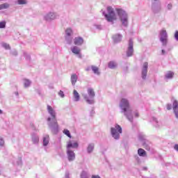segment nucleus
Here are the masks:
<instances>
[{"label":"nucleus","instance_id":"obj_1","mask_svg":"<svg viewBox=\"0 0 178 178\" xmlns=\"http://www.w3.org/2000/svg\"><path fill=\"white\" fill-rule=\"evenodd\" d=\"M108 14H105V18L106 19L107 22H113V20H116V15L113 11V8L112 7L108 6L107 7Z\"/></svg>","mask_w":178,"mask_h":178},{"label":"nucleus","instance_id":"obj_2","mask_svg":"<svg viewBox=\"0 0 178 178\" xmlns=\"http://www.w3.org/2000/svg\"><path fill=\"white\" fill-rule=\"evenodd\" d=\"M118 16L124 26H127V14L126 12L120 8L116 9Z\"/></svg>","mask_w":178,"mask_h":178},{"label":"nucleus","instance_id":"obj_3","mask_svg":"<svg viewBox=\"0 0 178 178\" xmlns=\"http://www.w3.org/2000/svg\"><path fill=\"white\" fill-rule=\"evenodd\" d=\"M47 111L54 120L53 124H54V129H58V121L56 120V113L55 112L52 106L49 105H47Z\"/></svg>","mask_w":178,"mask_h":178},{"label":"nucleus","instance_id":"obj_4","mask_svg":"<svg viewBox=\"0 0 178 178\" xmlns=\"http://www.w3.org/2000/svg\"><path fill=\"white\" fill-rule=\"evenodd\" d=\"M111 134L115 140H118L122 134V127L117 124L115 128H111Z\"/></svg>","mask_w":178,"mask_h":178},{"label":"nucleus","instance_id":"obj_5","mask_svg":"<svg viewBox=\"0 0 178 178\" xmlns=\"http://www.w3.org/2000/svg\"><path fill=\"white\" fill-rule=\"evenodd\" d=\"M160 41L162 42L163 45L168 44V33L165 29H162L160 31Z\"/></svg>","mask_w":178,"mask_h":178},{"label":"nucleus","instance_id":"obj_6","mask_svg":"<svg viewBox=\"0 0 178 178\" xmlns=\"http://www.w3.org/2000/svg\"><path fill=\"white\" fill-rule=\"evenodd\" d=\"M120 106L122 108L124 112H127V109L130 108V104H129V101L127 99H122Z\"/></svg>","mask_w":178,"mask_h":178},{"label":"nucleus","instance_id":"obj_7","mask_svg":"<svg viewBox=\"0 0 178 178\" xmlns=\"http://www.w3.org/2000/svg\"><path fill=\"white\" fill-rule=\"evenodd\" d=\"M148 72V63L145 62L143 63L142 70V79H147V73Z\"/></svg>","mask_w":178,"mask_h":178},{"label":"nucleus","instance_id":"obj_8","mask_svg":"<svg viewBox=\"0 0 178 178\" xmlns=\"http://www.w3.org/2000/svg\"><path fill=\"white\" fill-rule=\"evenodd\" d=\"M133 52H134V49H133V40H129V47L127 51V56H133Z\"/></svg>","mask_w":178,"mask_h":178},{"label":"nucleus","instance_id":"obj_9","mask_svg":"<svg viewBox=\"0 0 178 178\" xmlns=\"http://www.w3.org/2000/svg\"><path fill=\"white\" fill-rule=\"evenodd\" d=\"M67 149H70V148H79V143L77 142H72V140H69L67 143Z\"/></svg>","mask_w":178,"mask_h":178},{"label":"nucleus","instance_id":"obj_10","mask_svg":"<svg viewBox=\"0 0 178 178\" xmlns=\"http://www.w3.org/2000/svg\"><path fill=\"white\" fill-rule=\"evenodd\" d=\"M67 154L68 160L70 161V162H72V161H74V159H76V154H74V152L70 149H68L67 151Z\"/></svg>","mask_w":178,"mask_h":178},{"label":"nucleus","instance_id":"obj_11","mask_svg":"<svg viewBox=\"0 0 178 178\" xmlns=\"http://www.w3.org/2000/svg\"><path fill=\"white\" fill-rule=\"evenodd\" d=\"M177 108H178L177 100H175L172 104V109L174 111V113H175L176 118L178 119V111H177Z\"/></svg>","mask_w":178,"mask_h":178},{"label":"nucleus","instance_id":"obj_12","mask_svg":"<svg viewBox=\"0 0 178 178\" xmlns=\"http://www.w3.org/2000/svg\"><path fill=\"white\" fill-rule=\"evenodd\" d=\"M84 42V40L82 38L78 37L75 38L74 40V44L75 45H81Z\"/></svg>","mask_w":178,"mask_h":178},{"label":"nucleus","instance_id":"obj_13","mask_svg":"<svg viewBox=\"0 0 178 178\" xmlns=\"http://www.w3.org/2000/svg\"><path fill=\"white\" fill-rule=\"evenodd\" d=\"M88 94L90 98H94L95 97V92H94V89L90 88L88 89Z\"/></svg>","mask_w":178,"mask_h":178},{"label":"nucleus","instance_id":"obj_14","mask_svg":"<svg viewBox=\"0 0 178 178\" xmlns=\"http://www.w3.org/2000/svg\"><path fill=\"white\" fill-rule=\"evenodd\" d=\"M71 81L72 86H74L77 82V75L76 74H74L71 76Z\"/></svg>","mask_w":178,"mask_h":178},{"label":"nucleus","instance_id":"obj_15","mask_svg":"<svg viewBox=\"0 0 178 178\" xmlns=\"http://www.w3.org/2000/svg\"><path fill=\"white\" fill-rule=\"evenodd\" d=\"M73 94H74V98L75 101H76V102L80 101V95L79 94L77 90H74Z\"/></svg>","mask_w":178,"mask_h":178},{"label":"nucleus","instance_id":"obj_16","mask_svg":"<svg viewBox=\"0 0 178 178\" xmlns=\"http://www.w3.org/2000/svg\"><path fill=\"white\" fill-rule=\"evenodd\" d=\"M138 154L139 155V156H147V152H145V150H144L143 149H138Z\"/></svg>","mask_w":178,"mask_h":178},{"label":"nucleus","instance_id":"obj_17","mask_svg":"<svg viewBox=\"0 0 178 178\" xmlns=\"http://www.w3.org/2000/svg\"><path fill=\"white\" fill-rule=\"evenodd\" d=\"M49 143V136L47 135L43 138V145L47 146Z\"/></svg>","mask_w":178,"mask_h":178},{"label":"nucleus","instance_id":"obj_18","mask_svg":"<svg viewBox=\"0 0 178 178\" xmlns=\"http://www.w3.org/2000/svg\"><path fill=\"white\" fill-rule=\"evenodd\" d=\"M72 52L73 54H75V55H79V54H80V49H79V47H74L72 49Z\"/></svg>","mask_w":178,"mask_h":178},{"label":"nucleus","instance_id":"obj_19","mask_svg":"<svg viewBox=\"0 0 178 178\" xmlns=\"http://www.w3.org/2000/svg\"><path fill=\"white\" fill-rule=\"evenodd\" d=\"M92 70L95 74H99V68H98V67L92 65Z\"/></svg>","mask_w":178,"mask_h":178},{"label":"nucleus","instance_id":"obj_20","mask_svg":"<svg viewBox=\"0 0 178 178\" xmlns=\"http://www.w3.org/2000/svg\"><path fill=\"white\" fill-rule=\"evenodd\" d=\"M65 34H66V35H67V37H70V35H72V34H73V30H72V29H70V28H67L65 30Z\"/></svg>","mask_w":178,"mask_h":178},{"label":"nucleus","instance_id":"obj_21","mask_svg":"<svg viewBox=\"0 0 178 178\" xmlns=\"http://www.w3.org/2000/svg\"><path fill=\"white\" fill-rule=\"evenodd\" d=\"M108 67L110 69H115V67H116V63L113 61H111L109 63H108Z\"/></svg>","mask_w":178,"mask_h":178},{"label":"nucleus","instance_id":"obj_22","mask_svg":"<svg viewBox=\"0 0 178 178\" xmlns=\"http://www.w3.org/2000/svg\"><path fill=\"white\" fill-rule=\"evenodd\" d=\"M63 133L65 134V136H67L69 138H72V135L70 134V131L67 129H64Z\"/></svg>","mask_w":178,"mask_h":178},{"label":"nucleus","instance_id":"obj_23","mask_svg":"<svg viewBox=\"0 0 178 178\" xmlns=\"http://www.w3.org/2000/svg\"><path fill=\"white\" fill-rule=\"evenodd\" d=\"M173 76H175V73H173L172 72H168L166 74L165 77H166V79H172L173 77Z\"/></svg>","mask_w":178,"mask_h":178},{"label":"nucleus","instance_id":"obj_24","mask_svg":"<svg viewBox=\"0 0 178 178\" xmlns=\"http://www.w3.org/2000/svg\"><path fill=\"white\" fill-rule=\"evenodd\" d=\"M32 141L33 144H37L40 141V138L38 136H33Z\"/></svg>","mask_w":178,"mask_h":178},{"label":"nucleus","instance_id":"obj_25","mask_svg":"<svg viewBox=\"0 0 178 178\" xmlns=\"http://www.w3.org/2000/svg\"><path fill=\"white\" fill-rule=\"evenodd\" d=\"M46 19L47 20H49V19H55V15H54V13H49V15H47Z\"/></svg>","mask_w":178,"mask_h":178},{"label":"nucleus","instance_id":"obj_26","mask_svg":"<svg viewBox=\"0 0 178 178\" xmlns=\"http://www.w3.org/2000/svg\"><path fill=\"white\" fill-rule=\"evenodd\" d=\"M0 7L2 9H8L9 8V4L8 3H4L3 4H0Z\"/></svg>","mask_w":178,"mask_h":178},{"label":"nucleus","instance_id":"obj_27","mask_svg":"<svg viewBox=\"0 0 178 178\" xmlns=\"http://www.w3.org/2000/svg\"><path fill=\"white\" fill-rule=\"evenodd\" d=\"M30 84H31V82L30 81H29V79H26L24 81V87H26V88L30 87Z\"/></svg>","mask_w":178,"mask_h":178},{"label":"nucleus","instance_id":"obj_28","mask_svg":"<svg viewBox=\"0 0 178 178\" xmlns=\"http://www.w3.org/2000/svg\"><path fill=\"white\" fill-rule=\"evenodd\" d=\"M92 149H94V145H89L88 147V152H92Z\"/></svg>","mask_w":178,"mask_h":178},{"label":"nucleus","instance_id":"obj_29","mask_svg":"<svg viewBox=\"0 0 178 178\" xmlns=\"http://www.w3.org/2000/svg\"><path fill=\"white\" fill-rule=\"evenodd\" d=\"M17 3L18 5H26V3H27V1H26V0H18Z\"/></svg>","mask_w":178,"mask_h":178},{"label":"nucleus","instance_id":"obj_30","mask_svg":"<svg viewBox=\"0 0 178 178\" xmlns=\"http://www.w3.org/2000/svg\"><path fill=\"white\" fill-rule=\"evenodd\" d=\"M2 47H3L5 49H10V46L8 43H3Z\"/></svg>","mask_w":178,"mask_h":178},{"label":"nucleus","instance_id":"obj_31","mask_svg":"<svg viewBox=\"0 0 178 178\" xmlns=\"http://www.w3.org/2000/svg\"><path fill=\"white\" fill-rule=\"evenodd\" d=\"M81 178H88V176L87 175V172L83 171L81 174Z\"/></svg>","mask_w":178,"mask_h":178},{"label":"nucleus","instance_id":"obj_32","mask_svg":"<svg viewBox=\"0 0 178 178\" xmlns=\"http://www.w3.org/2000/svg\"><path fill=\"white\" fill-rule=\"evenodd\" d=\"M6 26V22H0V29H5Z\"/></svg>","mask_w":178,"mask_h":178},{"label":"nucleus","instance_id":"obj_33","mask_svg":"<svg viewBox=\"0 0 178 178\" xmlns=\"http://www.w3.org/2000/svg\"><path fill=\"white\" fill-rule=\"evenodd\" d=\"M58 95H60V97H61V98H65V93H63V91H62V90L59 91Z\"/></svg>","mask_w":178,"mask_h":178},{"label":"nucleus","instance_id":"obj_34","mask_svg":"<svg viewBox=\"0 0 178 178\" xmlns=\"http://www.w3.org/2000/svg\"><path fill=\"white\" fill-rule=\"evenodd\" d=\"M85 99L86 102H88V104H92V100L88 99V97H87V96H85Z\"/></svg>","mask_w":178,"mask_h":178},{"label":"nucleus","instance_id":"obj_35","mask_svg":"<svg viewBox=\"0 0 178 178\" xmlns=\"http://www.w3.org/2000/svg\"><path fill=\"white\" fill-rule=\"evenodd\" d=\"M5 144V140H3V138L0 137V145L2 147Z\"/></svg>","mask_w":178,"mask_h":178},{"label":"nucleus","instance_id":"obj_36","mask_svg":"<svg viewBox=\"0 0 178 178\" xmlns=\"http://www.w3.org/2000/svg\"><path fill=\"white\" fill-rule=\"evenodd\" d=\"M174 37H175V40H177V41H178V31H175Z\"/></svg>","mask_w":178,"mask_h":178},{"label":"nucleus","instance_id":"obj_37","mask_svg":"<svg viewBox=\"0 0 178 178\" xmlns=\"http://www.w3.org/2000/svg\"><path fill=\"white\" fill-rule=\"evenodd\" d=\"M167 109L168 111H170L172 109V104H167Z\"/></svg>","mask_w":178,"mask_h":178},{"label":"nucleus","instance_id":"obj_38","mask_svg":"<svg viewBox=\"0 0 178 178\" xmlns=\"http://www.w3.org/2000/svg\"><path fill=\"white\" fill-rule=\"evenodd\" d=\"M125 116H127V118L129 119V120H133V117L130 116V118H129V115H127V113H124Z\"/></svg>","mask_w":178,"mask_h":178},{"label":"nucleus","instance_id":"obj_39","mask_svg":"<svg viewBox=\"0 0 178 178\" xmlns=\"http://www.w3.org/2000/svg\"><path fill=\"white\" fill-rule=\"evenodd\" d=\"M174 149H175V151H177L178 152V144H175L174 145Z\"/></svg>","mask_w":178,"mask_h":178},{"label":"nucleus","instance_id":"obj_40","mask_svg":"<svg viewBox=\"0 0 178 178\" xmlns=\"http://www.w3.org/2000/svg\"><path fill=\"white\" fill-rule=\"evenodd\" d=\"M92 178H101L99 175H92Z\"/></svg>","mask_w":178,"mask_h":178},{"label":"nucleus","instance_id":"obj_41","mask_svg":"<svg viewBox=\"0 0 178 178\" xmlns=\"http://www.w3.org/2000/svg\"><path fill=\"white\" fill-rule=\"evenodd\" d=\"M168 9H172V4H168Z\"/></svg>","mask_w":178,"mask_h":178},{"label":"nucleus","instance_id":"obj_42","mask_svg":"<svg viewBox=\"0 0 178 178\" xmlns=\"http://www.w3.org/2000/svg\"><path fill=\"white\" fill-rule=\"evenodd\" d=\"M161 52H162V54H163V55H165V50H161Z\"/></svg>","mask_w":178,"mask_h":178},{"label":"nucleus","instance_id":"obj_43","mask_svg":"<svg viewBox=\"0 0 178 178\" xmlns=\"http://www.w3.org/2000/svg\"><path fill=\"white\" fill-rule=\"evenodd\" d=\"M135 116H136V118H138V116H139L138 113H135Z\"/></svg>","mask_w":178,"mask_h":178},{"label":"nucleus","instance_id":"obj_44","mask_svg":"<svg viewBox=\"0 0 178 178\" xmlns=\"http://www.w3.org/2000/svg\"><path fill=\"white\" fill-rule=\"evenodd\" d=\"M47 122H51V118L49 117V118H47Z\"/></svg>","mask_w":178,"mask_h":178},{"label":"nucleus","instance_id":"obj_45","mask_svg":"<svg viewBox=\"0 0 178 178\" xmlns=\"http://www.w3.org/2000/svg\"><path fill=\"white\" fill-rule=\"evenodd\" d=\"M117 36L118 37V38H122V35H117Z\"/></svg>","mask_w":178,"mask_h":178},{"label":"nucleus","instance_id":"obj_46","mask_svg":"<svg viewBox=\"0 0 178 178\" xmlns=\"http://www.w3.org/2000/svg\"><path fill=\"white\" fill-rule=\"evenodd\" d=\"M2 113V110H0V114H1Z\"/></svg>","mask_w":178,"mask_h":178},{"label":"nucleus","instance_id":"obj_47","mask_svg":"<svg viewBox=\"0 0 178 178\" xmlns=\"http://www.w3.org/2000/svg\"><path fill=\"white\" fill-rule=\"evenodd\" d=\"M67 178H69V177H67Z\"/></svg>","mask_w":178,"mask_h":178},{"label":"nucleus","instance_id":"obj_48","mask_svg":"<svg viewBox=\"0 0 178 178\" xmlns=\"http://www.w3.org/2000/svg\"><path fill=\"white\" fill-rule=\"evenodd\" d=\"M154 1H156V0H154Z\"/></svg>","mask_w":178,"mask_h":178}]
</instances>
